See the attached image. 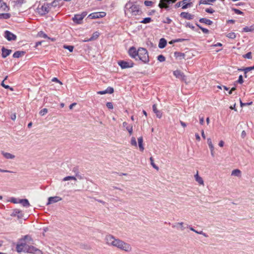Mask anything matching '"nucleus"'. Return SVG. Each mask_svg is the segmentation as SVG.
Wrapping results in <instances>:
<instances>
[{
	"instance_id": "1",
	"label": "nucleus",
	"mask_w": 254,
	"mask_h": 254,
	"mask_svg": "<svg viewBox=\"0 0 254 254\" xmlns=\"http://www.w3.org/2000/svg\"><path fill=\"white\" fill-rule=\"evenodd\" d=\"M105 242L108 246L117 248L127 253L130 252L132 251V247L129 244L116 238L111 234H108L105 236Z\"/></svg>"
},
{
	"instance_id": "2",
	"label": "nucleus",
	"mask_w": 254,
	"mask_h": 254,
	"mask_svg": "<svg viewBox=\"0 0 254 254\" xmlns=\"http://www.w3.org/2000/svg\"><path fill=\"white\" fill-rule=\"evenodd\" d=\"M33 241L32 238L26 235L23 238L21 239L16 245V251L18 253L26 252L27 247H29L30 244H32L31 242Z\"/></svg>"
},
{
	"instance_id": "3",
	"label": "nucleus",
	"mask_w": 254,
	"mask_h": 254,
	"mask_svg": "<svg viewBox=\"0 0 254 254\" xmlns=\"http://www.w3.org/2000/svg\"><path fill=\"white\" fill-rule=\"evenodd\" d=\"M61 0H54L52 3H44L43 5L39 6L37 9V12L43 15L48 13L51 10L52 7H56L57 5V3Z\"/></svg>"
},
{
	"instance_id": "4",
	"label": "nucleus",
	"mask_w": 254,
	"mask_h": 254,
	"mask_svg": "<svg viewBox=\"0 0 254 254\" xmlns=\"http://www.w3.org/2000/svg\"><path fill=\"white\" fill-rule=\"evenodd\" d=\"M125 13L127 14L128 13H131V15H137L140 12L138 6L135 4H133L130 2H128L126 4Z\"/></svg>"
},
{
	"instance_id": "5",
	"label": "nucleus",
	"mask_w": 254,
	"mask_h": 254,
	"mask_svg": "<svg viewBox=\"0 0 254 254\" xmlns=\"http://www.w3.org/2000/svg\"><path fill=\"white\" fill-rule=\"evenodd\" d=\"M137 58L144 63L149 62V56L147 51L143 48H139L138 49V54Z\"/></svg>"
},
{
	"instance_id": "6",
	"label": "nucleus",
	"mask_w": 254,
	"mask_h": 254,
	"mask_svg": "<svg viewBox=\"0 0 254 254\" xmlns=\"http://www.w3.org/2000/svg\"><path fill=\"white\" fill-rule=\"evenodd\" d=\"M25 253L33 254H43L42 251L34 247L33 246L30 245L29 247H27V249H26Z\"/></svg>"
},
{
	"instance_id": "7",
	"label": "nucleus",
	"mask_w": 254,
	"mask_h": 254,
	"mask_svg": "<svg viewBox=\"0 0 254 254\" xmlns=\"http://www.w3.org/2000/svg\"><path fill=\"white\" fill-rule=\"evenodd\" d=\"M118 64L123 69L132 67L134 64L131 61H121L118 62Z\"/></svg>"
},
{
	"instance_id": "8",
	"label": "nucleus",
	"mask_w": 254,
	"mask_h": 254,
	"mask_svg": "<svg viewBox=\"0 0 254 254\" xmlns=\"http://www.w3.org/2000/svg\"><path fill=\"white\" fill-rule=\"evenodd\" d=\"M106 15V12L101 11V12H93L91 14H90L88 16V18H89L90 19H97V18H103L105 17Z\"/></svg>"
},
{
	"instance_id": "9",
	"label": "nucleus",
	"mask_w": 254,
	"mask_h": 254,
	"mask_svg": "<svg viewBox=\"0 0 254 254\" xmlns=\"http://www.w3.org/2000/svg\"><path fill=\"white\" fill-rule=\"evenodd\" d=\"M175 1V0H160L158 6L161 8H168L169 7L168 4L170 3H174Z\"/></svg>"
},
{
	"instance_id": "10",
	"label": "nucleus",
	"mask_w": 254,
	"mask_h": 254,
	"mask_svg": "<svg viewBox=\"0 0 254 254\" xmlns=\"http://www.w3.org/2000/svg\"><path fill=\"white\" fill-rule=\"evenodd\" d=\"M83 177L78 174H76L75 176H66L63 179V181H67L69 180L76 181L77 179L82 180Z\"/></svg>"
},
{
	"instance_id": "11",
	"label": "nucleus",
	"mask_w": 254,
	"mask_h": 254,
	"mask_svg": "<svg viewBox=\"0 0 254 254\" xmlns=\"http://www.w3.org/2000/svg\"><path fill=\"white\" fill-rule=\"evenodd\" d=\"M10 215L12 217H17L18 219H21L23 217V213L21 210L18 209H15L13 210Z\"/></svg>"
},
{
	"instance_id": "12",
	"label": "nucleus",
	"mask_w": 254,
	"mask_h": 254,
	"mask_svg": "<svg viewBox=\"0 0 254 254\" xmlns=\"http://www.w3.org/2000/svg\"><path fill=\"white\" fill-rule=\"evenodd\" d=\"M129 55L132 58L136 60L137 59L138 50H136V48L134 47H131L128 50Z\"/></svg>"
},
{
	"instance_id": "13",
	"label": "nucleus",
	"mask_w": 254,
	"mask_h": 254,
	"mask_svg": "<svg viewBox=\"0 0 254 254\" xmlns=\"http://www.w3.org/2000/svg\"><path fill=\"white\" fill-rule=\"evenodd\" d=\"M4 37L8 40V41H12V40H15L16 38V36L14 34L12 33L11 32L6 31L4 32Z\"/></svg>"
},
{
	"instance_id": "14",
	"label": "nucleus",
	"mask_w": 254,
	"mask_h": 254,
	"mask_svg": "<svg viewBox=\"0 0 254 254\" xmlns=\"http://www.w3.org/2000/svg\"><path fill=\"white\" fill-rule=\"evenodd\" d=\"M62 198L59 196H55L53 197H50L48 198V201L47 203V205H49L52 203L57 202L61 201Z\"/></svg>"
},
{
	"instance_id": "15",
	"label": "nucleus",
	"mask_w": 254,
	"mask_h": 254,
	"mask_svg": "<svg viewBox=\"0 0 254 254\" xmlns=\"http://www.w3.org/2000/svg\"><path fill=\"white\" fill-rule=\"evenodd\" d=\"M180 16L183 18L188 20H191L194 17V16L193 15H191V14L186 12H181L180 14Z\"/></svg>"
},
{
	"instance_id": "16",
	"label": "nucleus",
	"mask_w": 254,
	"mask_h": 254,
	"mask_svg": "<svg viewBox=\"0 0 254 254\" xmlns=\"http://www.w3.org/2000/svg\"><path fill=\"white\" fill-rule=\"evenodd\" d=\"M173 74L177 78L183 80H185V76L181 71L178 70H175L174 71Z\"/></svg>"
},
{
	"instance_id": "17",
	"label": "nucleus",
	"mask_w": 254,
	"mask_h": 254,
	"mask_svg": "<svg viewBox=\"0 0 254 254\" xmlns=\"http://www.w3.org/2000/svg\"><path fill=\"white\" fill-rule=\"evenodd\" d=\"M1 154L6 159H14L15 158L14 155L3 151L1 152Z\"/></svg>"
},
{
	"instance_id": "18",
	"label": "nucleus",
	"mask_w": 254,
	"mask_h": 254,
	"mask_svg": "<svg viewBox=\"0 0 254 254\" xmlns=\"http://www.w3.org/2000/svg\"><path fill=\"white\" fill-rule=\"evenodd\" d=\"M195 180L199 185L204 186V181L202 177L199 176L198 172L197 171L196 174L194 176Z\"/></svg>"
},
{
	"instance_id": "19",
	"label": "nucleus",
	"mask_w": 254,
	"mask_h": 254,
	"mask_svg": "<svg viewBox=\"0 0 254 254\" xmlns=\"http://www.w3.org/2000/svg\"><path fill=\"white\" fill-rule=\"evenodd\" d=\"M153 111L154 113L156 114L157 117L160 119L162 116V112L158 110L157 108V106L155 104H154L152 107Z\"/></svg>"
},
{
	"instance_id": "20",
	"label": "nucleus",
	"mask_w": 254,
	"mask_h": 254,
	"mask_svg": "<svg viewBox=\"0 0 254 254\" xmlns=\"http://www.w3.org/2000/svg\"><path fill=\"white\" fill-rule=\"evenodd\" d=\"M190 0H183L181 1L182 2V9H187L188 7H190L192 6V3L191 2H188V1H189Z\"/></svg>"
},
{
	"instance_id": "21",
	"label": "nucleus",
	"mask_w": 254,
	"mask_h": 254,
	"mask_svg": "<svg viewBox=\"0 0 254 254\" xmlns=\"http://www.w3.org/2000/svg\"><path fill=\"white\" fill-rule=\"evenodd\" d=\"M9 9L6 4L0 0V11H7Z\"/></svg>"
},
{
	"instance_id": "22",
	"label": "nucleus",
	"mask_w": 254,
	"mask_h": 254,
	"mask_svg": "<svg viewBox=\"0 0 254 254\" xmlns=\"http://www.w3.org/2000/svg\"><path fill=\"white\" fill-rule=\"evenodd\" d=\"M241 175L242 172L241 170L238 169H234L231 172V176H232L241 177Z\"/></svg>"
},
{
	"instance_id": "23",
	"label": "nucleus",
	"mask_w": 254,
	"mask_h": 254,
	"mask_svg": "<svg viewBox=\"0 0 254 254\" xmlns=\"http://www.w3.org/2000/svg\"><path fill=\"white\" fill-rule=\"evenodd\" d=\"M1 50H2V57L3 58H5L6 57H7L8 55H10V54L11 52V50L6 49L4 48H2Z\"/></svg>"
},
{
	"instance_id": "24",
	"label": "nucleus",
	"mask_w": 254,
	"mask_h": 254,
	"mask_svg": "<svg viewBox=\"0 0 254 254\" xmlns=\"http://www.w3.org/2000/svg\"><path fill=\"white\" fill-rule=\"evenodd\" d=\"M184 223L183 222H178L176 223L175 224H174L172 226L173 228H177V229H180L181 230L183 231L185 229V228L183 226Z\"/></svg>"
},
{
	"instance_id": "25",
	"label": "nucleus",
	"mask_w": 254,
	"mask_h": 254,
	"mask_svg": "<svg viewBox=\"0 0 254 254\" xmlns=\"http://www.w3.org/2000/svg\"><path fill=\"white\" fill-rule=\"evenodd\" d=\"M73 21L76 23H80V22L83 19V16L81 17L80 14H76L72 18Z\"/></svg>"
},
{
	"instance_id": "26",
	"label": "nucleus",
	"mask_w": 254,
	"mask_h": 254,
	"mask_svg": "<svg viewBox=\"0 0 254 254\" xmlns=\"http://www.w3.org/2000/svg\"><path fill=\"white\" fill-rule=\"evenodd\" d=\"M18 202L21 203L24 207H28L30 206V203L27 199H19Z\"/></svg>"
},
{
	"instance_id": "27",
	"label": "nucleus",
	"mask_w": 254,
	"mask_h": 254,
	"mask_svg": "<svg viewBox=\"0 0 254 254\" xmlns=\"http://www.w3.org/2000/svg\"><path fill=\"white\" fill-rule=\"evenodd\" d=\"M167 45V41L164 38H161L159 43L158 47L161 48H164Z\"/></svg>"
},
{
	"instance_id": "28",
	"label": "nucleus",
	"mask_w": 254,
	"mask_h": 254,
	"mask_svg": "<svg viewBox=\"0 0 254 254\" xmlns=\"http://www.w3.org/2000/svg\"><path fill=\"white\" fill-rule=\"evenodd\" d=\"M25 52L23 51H16L13 54V57L14 58H18L23 56Z\"/></svg>"
},
{
	"instance_id": "29",
	"label": "nucleus",
	"mask_w": 254,
	"mask_h": 254,
	"mask_svg": "<svg viewBox=\"0 0 254 254\" xmlns=\"http://www.w3.org/2000/svg\"><path fill=\"white\" fill-rule=\"evenodd\" d=\"M199 22L209 25H211L213 23L212 21L206 18H201L199 19Z\"/></svg>"
},
{
	"instance_id": "30",
	"label": "nucleus",
	"mask_w": 254,
	"mask_h": 254,
	"mask_svg": "<svg viewBox=\"0 0 254 254\" xmlns=\"http://www.w3.org/2000/svg\"><path fill=\"white\" fill-rule=\"evenodd\" d=\"M174 56L176 58H180V59H185V54L178 52H175Z\"/></svg>"
},
{
	"instance_id": "31",
	"label": "nucleus",
	"mask_w": 254,
	"mask_h": 254,
	"mask_svg": "<svg viewBox=\"0 0 254 254\" xmlns=\"http://www.w3.org/2000/svg\"><path fill=\"white\" fill-rule=\"evenodd\" d=\"M138 143L140 150L142 151L144 150V147L143 145V138L142 137L138 138Z\"/></svg>"
},
{
	"instance_id": "32",
	"label": "nucleus",
	"mask_w": 254,
	"mask_h": 254,
	"mask_svg": "<svg viewBox=\"0 0 254 254\" xmlns=\"http://www.w3.org/2000/svg\"><path fill=\"white\" fill-rule=\"evenodd\" d=\"M99 35H100L99 32L98 31H96L93 33L91 38H89V40L94 41V40L97 39L99 37Z\"/></svg>"
},
{
	"instance_id": "33",
	"label": "nucleus",
	"mask_w": 254,
	"mask_h": 254,
	"mask_svg": "<svg viewBox=\"0 0 254 254\" xmlns=\"http://www.w3.org/2000/svg\"><path fill=\"white\" fill-rule=\"evenodd\" d=\"M189 227L191 231H193L197 234L202 235L203 236H204V237H206L207 236L206 235V234L205 233H203V232L202 231H200L198 232V231L195 230V229H194L192 227L189 226Z\"/></svg>"
},
{
	"instance_id": "34",
	"label": "nucleus",
	"mask_w": 254,
	"mask_h": 254,
	"mask_svg": "<svg viewBox=\"0 0 254 254\" xmlns=\"http://www.w3.org/2000/svg\"><path fill=\"white\" fill-rule=\"evenodd\" d=\"M152 21V19L150 17H146L144 18L142 21H140V23L143 24H146L150 23Z\"/></svg>"
},
{
	"instance_id": "35",
	"label": "nucleus",
	"mask_w": 254,
	"mask_h": 254,
	"mask_svg": "<svg viewBox=\"0 0 254 254\" xmlns=\"http://www.w3.org/2000/svg\"><path fill=\"white\" fill-rule=\"evenodd\" d=\"M207 143H208V145L209 146V147L210 149V150H214V147L213 145L212 144L211 139L210 138H207Z\"/></svg>"
},
{
	"instance_id": "36",
	"label": "nucleus",
	"mask_w": 254,
	"mask_h": 254,
	"mask_svg": "<svg viewBox=\"0 0 254 254\" xmlns=\"http://www.w3.org/2000/svg\"><path fill=\"white\" fill-rule=\"evenodd\" d=\"M10 17L9 13H0V18L8 19Z\"/></svg>"
},
{
	"instance_id": "37",
	"label": "nucleus",
	"mask_w": 254,
	"mask_h": 254,
	"mask_svg": "<svg viewBox=\"0 0 254 254\" xmlns=\"http://www.w3.org/2000/svg\"><path fill=\"white\" fill-rule=\"evenodd\" d=\"M126 128V129L128 132L129 135H131L132 134V131H133L132 126L131 125H129L127 126Z\"/></svg>"
},
{
	"instance_id": "38",
	"label": "nucleus",
	"mask_w": 254,
	"mask_h": 254,
	"mask_svg": "<svg viewBox=\"0 0 254 254\" xmlns=\"http://www.w3.org/2000/svg\"><path fill=\"white\" fill-rule=\"evenodd\" d=\"M227 37L229 38L234 39L236 38V34L234 32H230L227 35Z\"/></svg>"
},
{
	"instance_id": "39",
	"label": "nucleus",
	"mask_w": 254,
	"mask_h": 254,
	"mask_svg": "<svg viewBox=\"0 0 254 254\" xmlns=\"http://www.w3.org/2000/svg\"><path fill=\"white\" fill-rule=\"evenodd\" d=\"M150 163H151V165H152V166L154 169H156L157 170H158L159 168L154 163V160H153V158L152 157H151L150 158Z\"/></svg>"
},
{
	"instance_id": "40",
	"label": "nucleus",
	"mask_w": 254,
	"mask_h": 254,
	"mask_svg": "<svg viewBox=\"0 0 254 254\" xmlns=\"http://www.w3.org/2000/svg\"><path fill=\"white\" fill-rule=\"evenodd\" d=\"M144 3L146 6H152L154 2L150 0H145Z\"/></svg>"
},
{
	"instance_id": "41",
	"label": "nucleus",
	"mask_w": 254,
	"mask_h": 254,
	"mask_svg": "<svg viewBox=\"0 0 254 254\" xmlns=\"http://www.w3.org/2000/svg\"><path fill=\"white\" fill-rule=\"evenodd\" d=\"M130 143L132 145L137 146V143H136V139L134 137H132V138L131 139Z\"/></svg>"
},
{
	"instance_id": "42",
	"label": "nucleus",
	"mask_w": 254,
	"mask_h": 254,
	"mask_svg": "<svg viewBox=\"0 0 254 254\" xmlns=\"http://www.w3.org/2000/svg\"><path fill=\"white\" fill-rule=\"evenodd\" d=\"M38 35L41 37L49 39V38L48 37L47 35L42 31H40V32H39Z\"/></svg>"
},
{
	"instance_id": "43",
	"label": "nucleus",
	"mask_w": 254,
	"mask_h": 254,
	"mask_svg": "<svg viewBox=\"0 0 254 254\" xmlns=\"http://www.w3.org/2000/svg\"><path fill=\"white\" fill-rule=\"evenodd\" d=\"M47 113H48V110L46 108H44L40 111L39 114L41 116H44Z\"/></svg>"
},
{
	"instance_id": "44",
	"label": "nucleus",
	"mask_w": 254,
	"mask_h": 254,
	"mask_svg": "<svg viewBox=\"0 0 254 254\" xmlns=\"http://www.w3.org/2000/svg\"><path fill=\"white\" fill-rule=\"evenodd\" d=\"M64 49H67L70 52H72L73 50V47L72 46L64 45Z\"/></svg>"
},
{
	"instance_id": "45",
	"label": "nucleus",
	"mask_w": 254,
	"mask_h": 254,
	"mask_svg": "<svg viewBox=\"0 0 254 254\" xmlns=\"http://www.w3.org/2000/svg\"><path fill=\"white\" fill-rule=\"evenodd\" d=\"M157 59L160 62H162L165 61V58L164 56L160 55L158 56Z\"/></svg>"
},
{
	"instance_id": "46",
	"label": "nucleus",
	"mask_w": 254,
	"mask_h": 254,
	"mask_svg": "<svg viewBox=\"0 0 254 254\" xmlns=\"http://www.w3.org/2000/svg\"><path fill=\"white\" fill-rule=\"evenodd\" d=\"M254 30V28L252 27H245L243 28V31L245 32H251Z\"/></svg>"
},
{
	"instance_id": "47",
	"label": "nucleus",
	"mask_w": 254,
	"mask_h": 254,
	"mask_svg": "<svg viewBox=\"0 0 254 254\" xmlns=\"http://www.w3.org/2000/svg\"><path fill=\"white\" fill-rule=\"evenodd\" d=\"M253 69H254V66H251L244 68V71H245V73L246 74L248 72Z\"/></svg>"
},
{
	"instance_id": "48",
	"label": "nucleus",
	"mask_w": 254,
	"mask_h": 254,
	"mask_svg": "<svg viewBox=\"0 0 254 254\" xmlns=\"http://www.w3.org/2000/svg\"><path fill=\"white\" fill-rule=\"evenodd\" d=\"M107 93L112 94L114 92V89L112 87H109L106 89Z\"/></svg>"
},
{
	"instance_id": "49",
	"label": "nucleus",
	"mask_w": 254,
	"mask_h": 254,
	"mask_svg": "<svg viewBox=\"0 0 254 254\" xmlns=\"http://www.w3.org/2000/svg\"><path fill=\"white\" fill-rule=\"evenodd\" d=\"M197 26L202 30V31L205 34H208L209 33V30L207 29L203 28L199 25H197Z\"/></svg>"
},
{
	"instance_id": "50",
	"label": "nucleus",
	"mask_w": 254,
	"mask_h": 254,
	"mask_svg": "<svg viewBox=\"0 0 254 254\" xmlns=\"http://www.w3.org/2000/svg\"><path fill=\"white\" fill-rule=\"evenodd\" d=\"M243 57L245 58L249 59H252V57L251 52H249V53H247L246 54L244 55L243 56Z\"/></svg>"
},
{
	"instance_id": "51",
	"label": "nucleus",
	"mask_w": 254,
	"mask_h": 254,
	"mask_svg": "<svg viewBox=\"0 0 254 254\" xmlns=\"http://www.w3.org/2000/svg\"><path fill=\"white\" fill-rule=\"evenodd\" d=\"M106 106L108 109H113V105L112 103L111 102H107L106 104Z\"/></svg>"
},
{
	"instance_id": "52",
	"label": "nucleus",
	"mask_w": 254,
	"mask_h": 254,
	"mask_svg": "<svg viewBox=\"0 0 254 254\" xmlns=\"http://www.w3.org/2000/svg\"><path fill=\"white\" fill-rule=\"evenodd\" d=\"M7 78V76H6L5 78H4V80L1 82V85L3 87H4L5 89H8L9 88V86L8 85H6L5 84H4V81L5 80H6Z\"/></svg>"
},
{
	"instance_id": "53",
	"label": "nucleus",
	"mask_w": 254,
	"mask_h": 254,
	"mask_svg": "<svg viewBox=\"0 0 254 254\" xmlns=\"http://www.w3.org/2000/svg\"><path fill=\"white\" fill-rule=\"evenodd\" d=\"M172 22V20L169 17H166L165 20L163 21L164 23L170 24Z\"/></svg>"
},
{
	"instance_id": "54",
	"label": "nucleus",
	"mask_w": 254,
	"mask_h": 254,
	"mask_svg": "<svg viewBox=\"0 0 254 254\" xmlns=\"http://www.w3.org/2000/svg\"><path fill=\"white\" fill-rule=\"evenodd\" d=\"M205 11L209 13H213L214 10L212 8H208L205 9Z\"/></svg>"
},
{
	"instance_id": "55",
	"label": "nucleus",
	"mask_w": 254,
	"mask_h": 254,
	"mask_svg": "<svg viewBox=\"0 0 254 254\" xmlns=\"http://www.w3.org/2000/svg\"><path fill=\"white\" fill-rule=\"evenodd\" d=\"M237 82L240 84H242L244 82L243 79V76L242 75H240L239 77V79L237 81Z\"/></svg>"
},
{
	"instance_id": "56",
	"label": "nucleus",
	"mask_w": 254,
	"mask_h": 254,
	"mask_svg": "<svg viewBox=\"0 0 254 254\" xmlns=\"http://www.w3.org/2000/svg\"><path fill=\"white\" fill-rule=\"evenodd\" d=\"M0 172L1 173H13V172L7 170H4L0 168Z\"/></svg>"
},
{
	"instance_id": "57",
	"label": "nucleus",
	"mask_w": 254,
	"mask_h": 254,
	"mask_svg": "<svg viewBox=\"0 0 254 254\" xmlns=\"http://www.w3.org/2000/svg\"><path fill=\"white\" fill-rule=\"evenodd\" d=\"M252 104V102L250 103H243L241 101H240V104H241V107L246 106V105H251Z\"/></svg>"
},
{
	"instance_id": "58",
	"label": "nucleus",
	"mask_w": 254,
	"mask_h": 254,
	"mask_svg": "<svg viewBox=\"0 0 254 254\" xmlns=\"http://www.w3.org/2000/svg\"><path fill=\"white\" fill-rule=\"evenodd\" d=\"M10 201L13 203H19L18 201L17 200V199L15 198H13V197L11 198Z\"/></svg>"
},
{
	"instance_id": "59",
	"label": "nucleus",
	"mask_w": 254,
	"mask_h": 254,
	"mask_svg": "<svg viewBox=\"0 0 254 254\" xmlns=\"http://www.w3.org/2000/svg\"><path fill=\"white\" fill-rule=\"evenodd\" d=\"M234 11H235V13H236L237 14H242L243 13V12L242 11H241V10L237 9H234Z\"/></svg>"
},
{
	"instance_id": "60",
	"label": "nucleus",
	"mask_w": 254,
	"mask_h": 254,
	"mask_svg": "<svg viewBox=\"0 0 254 254\" xmlns=\"http://www.w3.org/2000/svg\"><path fill=\"white\" fill-rule=\"evenodd\" d=\"M199 123L200 125H203L204 124V118L203 117L199 116Z\"/></svg>"
},
{
	"instance_id": "61",
	"label": "nucleus",
	"mask_w": 254,
	"mask_h": 254,
	"mask_svg": "<svg viewBox=\"0 0 254 254\" xmlns=\"http://www.w3.org/2000/svg\"><path fill=\"white\" fill-rule=\"evenodd\" d=\"M185 40V39H184L179 38V39H177L174 40V42H176V43H177V42H182L184 41Z\"/></svg>"
},
{
	"instance_id": "62",
	"label": "nucleus",
	"mask_w": 254,
	"mask_h": 254,
	"mask_svg": "<svg viewBox=\"0 0 254 254\" xmlns=\"http://www.w3.org/2000/svg\"><path fill=\"white\" fill-rule=\"evenodd\" d=\"M200 4H206L208 3L207 0H200L199 2Z\"/></svg>"
},
{
	"instance_id": "63",
	"label": "nucleus",
	"mask_w": 254,
	"mask_h": 254,
	"mask_svg": "<svg viewBox=\"0 0 254 254\" xmlns=\"http://www.w3.org/2000/svg\"><path fill=\"white\" fill-rule=\"evenodd\" d=\"M106 93H107V92H106V90H104V91H100L97 92V94H100V95L105 94Z\"/></svg>"
},
{
	"instance_id": "64",
	"label": "nucleus",
	"mask_w": 254,
	"mask_h": 254,
	"mask_svg": "<svg viewBox=\"0 0 254 254\" xmlns=\"http://www.w3.org/2000/svg\"><path fill=\"white\" fill-rule=\"evenodd\" d=\"M195 137L197 141H200V136L199 135V134H198L197 133H196L195 134Z\"/></svg>"
}]
</instances>
